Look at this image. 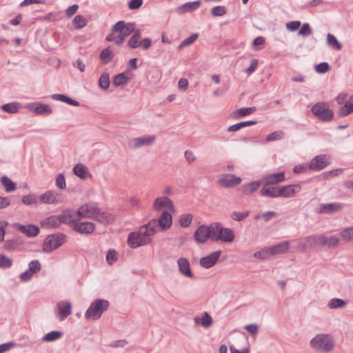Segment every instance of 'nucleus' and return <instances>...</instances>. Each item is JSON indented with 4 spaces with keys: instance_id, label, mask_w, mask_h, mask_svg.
Returning <instances> with one entry per match:
<instances>
[{
    "instance_id": "nucleus-60",
    "label": "nucleus",
    "mask_w": 353,
    "mask_h": 353,
    "mask_svg": "<svg viewBox=\"0 0 353 353\" xmlns=\"http://www.w3.org/2000/svg\"><path fill=\"white\" fill-rule=\"evenodd\" d=\"M56 186L60 190L66 188L65 176L63 174H59L56 178Z\"/></svg>"
},
{
    "instance_id": "nucleus-59",
    "label": "nucleus",
    "mask_w": 353,
    "mask_h": 353,
    "mask_svg": "<svg viewBox=\"0 0 353 353\" xmlns=\"http://www.w3.org/2000/svg\"><path fill=\"white\" fill-rule=\"evenodd\" d=\"M41 265L40 262L38 260H33L30 261L28 264V269L31 271L34 274L38 272L41 270Z\"/></svg>"
},
{
    "instance_id": "nucleus-31",
    "label": "nucleus",
    "mask_w": 353,
    "mask_h": 353,
    "mask_svg": "<svg viewBox=\"0 0 353 353\" xmlns=\"http://www.w3.org/2000/svg\"><path fill=\"white\" fill-rule=\"evenodd\" d=\"M94 219L100 223L106 225L112 223L114 220V217L112 214L107 212H101L99 209V212L96 214Z\"/></svg>"
},
{
    "instance_id": "nucleus-5",
    "label": "nucleus",
    "mask_w": 353,
    "mask_h": 353,
    "mask_svg": "<svg viewBox=\"0 0 353 353\" xmlns=\"http://www.w3.org/2000/svg\"><path fill=\"white\" fill-rule=\"evenodd\" d=\"M66 240V235L58 232L48 235L44 241L43 250L45 252H51L61 246Z\"/></svg>"
},
{
    "instance_id": "nucleus-46",
    "label": "nucleus",
    "mask_w": 353,
    "mask_h": 353,
    "mask_svg": "<svg viewBox=\"0 0 353 353\" xmlns=\"http://www.w3.org/2000/svg\"><path fill=\"white\" fill-rule=\"evenodd\" d=\"M198 34H192L190 37H187L178 46L177 48L178 50H181L184 48L185 47L191 45L193 43L196 39L198 38Z\"/></svg>"
},
{
    "instance_id": "nucleus-58",
    "label": "nucleus",
    "mask_w": 353,
    "mask_h": 353,
    "mask_svg": "<svg viewBox=\"0 0 353 353\" xmlns=\"http://www.w3.org/2000/svg\"><path fill=\"white\" fill-rule=\"evenodd\" d=\"M341 236L343 239L347 241L353 239V227L343 230L341 232Z\"/></svg>"
},
{
    "instance_id": "nucleus-43",
    "label": "nucleus",
    "mask_w": 353,
    "mask_h": 353,
    "mask_svg": "<svg viewBox=\"0 0 353 353\" xmlns=\"http://www.w3.org/2000/svg\"><path fill=\"white\" fill-rule=\"evenodd\" d=\"M62 335L63 334L60 331H51L42 337V341L45 342H52L60 339Z\"/></svg>"
},
{
    "instance_id": "nucleus-19",
    "label": "nucleus",
    "mask_w": 353,
    "mask_h": 353,
    "mask_svg": "<svg viewBox=\"0 0 353 353\" xmlns=\"http://www.w3.org/2000/svg\"><path fill=\"white\" fill-rule=\"evenodd\" d=\"M77 214V212L67 210H64L62 213L58 215L60 223H64L70 226L72 228H73V224H75L77 222L76 216Z\"/></svg>"
},
{
    "instance_id": "nucleus-41",
    "label": "nucleus",
    "mask_w": 353,
    "mask_h": 353,
    "mask_svg": "<svg viewBox=\"0 0 353 353\" xmlns=\"http://www.w3.org/2000/svg\"><path fill=\"white\" fill-rule=\"evenodd\" d=\"M270 256H272L270 247H269V248H263L261 250L256 252L253 254V256L255 259H260V260L267 259Z\"/></svg>"
},
{
    "instance_id": "nucleus-35",
    "label": "nucleus",
    "mask_w": 353,
    "mask_h": 353,
    "mask_svg": "<svg viewBox=\"0 0 353 353\" xmlns=\"http://www.w3.org/2000/svg\"><path fill=\"white\" fill-rule=\"evenodd\" d=\"M141 31L140 29H137L132 36L128 41V46L130 48L134 49L140 46Z\"/></svg>"
},
{
    "instance_id": "nucleus-33",
    "label": "nucleus",
    "mask_w": 353,
    "mask_h": 353,
    "mask_svg": "<svg viewBox=\"0 0 353 353\" xmlns=\"http://www.w3.org/2000/svg\"><path fill=\"white\" fill-rule=\"evenodd\" d=\"M41 226L43 228H57L60 225L59 219L58 216H50L43 219L41 223Z\"/></svg>"
},
{
    "instance_id": "nucleus-29",
    "label": "nucleus",
    "mask_w": 353,
    "mask_h": 353,
    "mask_svg": "<svg viewBox=\"0 0 353 353\" xmlns=\"http://www.w3.org/2000/svg\"><path fill=\"white\" fill-rule=\"evenodd\" d=\"M263 188L260 190L262 196H268L270 198L279 197V188L271 187L269 184L262 183Z\"/></svg>"
},
{
    "instance_id": "nucleus-47",
    "label": "nucleus",
    "mask_w": 353,
    "mask_h": 353,
    "mask_svg": "<svg viewBox=\"0 0 353 353\" xmlns=\"http://www.w3.org/2000/svg\"><path fill=\"white\" fill-rule=\"evenodd\" d=\"M73 24L75 29H80L87 25V20L81 15H77L73 19Z\"/></svg>"
},
{
    "instance_id": "nucleus-18",
    "label": "nucleus",
    "mask_w": 353,
    "mask_h": 353,
    "mask_svg": "<svg viewBox=\"0 0 353 353\" xmlns=\"http://www.w3.org/2000/svg\"><path fill=\"white\" fill-rule=\"evenodd\" d=\"M39 201L42 203L52 204L61 203L62 199L59 193L54 191L48 190L39 196Z\"/></svg>"
},
{
    "instance_id": "nucleus-61",
    "label": "nucleus",
    "mask_w": 353,
    "mask_h": 353,
    "mask_svg": "<svg viewBox=\"0 0 353 353\" xmlns=\"http://www.w3.org/2000/svg\"><path fill=\"white\" fill-rule=\"evenodd\" d=\"M330 70V65L327 62H322L315 65V70L318 73H325Z\"/></svg>"
},
{
    "instance_id": "nucleus-11",
    "label": "nucleus",
    "mask_w": 353,
    "mask_h": 353,
    "mask_svg": "<svg viewBox=\"0 0 353 353\" xmlns=\"http://www.w3.org/2000/svg\"><path fill=\"white\" fill-rule=\"evenodd\" d=\"M150 221L155 222L154 227H152L155 234L158 231L159 228H161L163 230L170 228L172 223V218L168 212L164 211L160 215L159 219H152Z\"/></svg>"
},
{
    "instance_id": "nucleus-25",
    "label": "nucleus",
    "mask_w": 353,
    "mask_h": 353,
    "mask_svg": "<svg viewBox=\"0 0 353 353\" xmlns=\"http://www.w3.org/2000/svg\"><path fill=\"white\" fill-rule=\"evenodd\" d=\"M285 180L283 172L268 174L262 177L261 183L269 185L278 184Z\"/></svg>"
},
{
    "instance_id": "nucleus-4",
    "label": "nucleus",
    "mask_w": 353,
    "mask_h": 353,
    "mask_svg": "<svg viewBox=\"0 0 353 353\" xmlns=\"http://www.w3.org/2000/svg\"><path fill=\"white\" fill-rule=\"evenodd\" d=\"M213 231V241H221L225 243H231L234 239V232L227 228H223L219 222L212 223Z\"/></svg>"
},
{
    "instance_id": "nucleus-23",
    "label": "nucleus",
    "mask_w": 353,
    "mask_h": 353,
    "mask_svg": "<svg viewBox=\"0 0 353 353\" xmlns=\"http://www.w3.org/2000/svg\"><path fill=\"white\" fill-rule=\"evenodd\" d=\"M58 314L61 321L65 319L72 313V304L69 301H60L57 303Z\"/></svg>"
},
{
    "instance_id": "nucleus-36",
    "label": "nucleus",
    "mask_w": 353,
    "mask_h": 353,
    "mask_svg": "<svg viewBox=\"0 0 353 353\" xmlns=\"http://www.w3.org/2000/svg\"><path fill=\"white\" fill-rule=\"evenodd\" d=\"M51 98L54 100L62 101L73 106H79L80 105L79 102L77 101L62 94H54L51 95Z\"/></svg>"
},
{
    "instance_id": "nucleus-30",
    "label": "nucleus",
    "mask_w": 353,
    "mask_h": 353,
    "mask_svg": "<svg viewBox=\"0 0 353 353\" xmlns=\"http://www.w3.org/2000/svg\"><path fill=\"white\" fill-rule=\"evenodd\" d=\"M262 184L261 181H252L245 183L241 186L239 190L244 194L249 195L258 190L259 186Z\"/></svg>"
},
{
    "instance_id": "nucleus-57",
    "label": "nucleus",
    "mask_w": 353,
    "mask_h": 353,
    "mask_svg": "<svg viewBox=\"0 0 353 353\" xmlns=\"http://www.w3.org/2000/svg\"><path fill=\"white\" fill-rule=\"evenodd\" d=\"M226 13V9L224 6H218L211 10V14L214 17H221Z\"/></svg>"
},
{
    "instance_id": "nucleus-63",
    "label": "nucleus",
    "mask_w": 353,
    "mask_h": 353,
    "mask_svg": "<svg viewBox=\"0 0 353 353\" xmlns=\"http://www.w3.org/2000/svg\"><path fill=\"white\" fill-rule=\"evenodd\" d=\"M17 245L18 244L15 240H9L5 242L3 248L6 250L11 251L16 250Z\"/></svg>"
},
{
    "instance_id": "nucleus-54",
    "label": "nucleus",
    "mask_w": 353,
    "mask_h": 353,
    "mask_svg": "<svg viewBox=\"0 0 353 353\" xmlns=\"http://www.w3.org/2000/svg\"><path fill=\"white\" fill-rule=\"evenodd\" d=\"M106 261L109 265L114 264L117 261V253L113 250L110 249L108 250L105 257Z\"/></svg>"
},
{
    "instance_id": "nucleus-37",
    "label": "nucleus",
    "mask_w": 353,
    "mask_h": 353,
    "mask_svg": "<svg viewBox=\"0 0 353 353\" xmlns=\"http://www.w3.org/2000/svg\"><path fill=\"white\" fill-rule=\"evenodd\" d=\"M1 182L7 192L14 191L17 188L16 183L6 176H3L1 178Z\"/></svg>"
},
{
    "instance_id": "nucleus-51",
    "label": "nucleus",
    "mask_w": 353,
    "mask_h": 353,
    "mask_svg": "<svg viewBox=\"0 0 353 353\" xmlns=\"http://www.w3.org/2000/svg\"><path fill=\"white\" fill-rule=\"evenodd\" d=\"M193 216L192 214H182L179 219V223L181 227H188L192 221Z\"/></svg>"
},
{
    "instance_id": "nucleus-34",
    "label": "nucleus",
    "mask_w": 353,
    "mask_h": 353,
    "mask_svg": "<svg viewBox=\"0 0 353 353\" xmlns=\"http://www.w3.org/2000/svg\"><path fill=\"white\" fill-rule=\"evenodd\" d=\"M290 248V242L283 241L270 247L272 255L285 253Z\"/></svg>"
},
{
    "instance_id": "nucleus-21",
    "label": "nucleus",
    "mask_w": 353,
    "mask_h": 353,
    "mask_svg": "<svg viewBox=\"0 0 353 353\" xmlns=\"http://www.w3.org/2000/svg\"><path fill=\"white\" fill-rule=\"evenodd\" d=\"M301 187L299 184H292L279 188V197L290 198L300 192Z\"/></svg>"
},
{
    "instance_id": "nucleus-45",
    "label": "nucleus",
    "mask_w": 353,
    "mask_h": 353,
    "mask_svg": "<svg viewBox=\"0 0 353 353\" xmlns=\"http://www.w3.org/2000/svg\"><path fill=\"white\" fill-rule=\"evenodd\" d=\"M352 112H353V102H346L339 110L341 117H345Z\"/></svg>"
},
{
    "instance_id": "nucleus-14",
    "label": "nucleus",
    "mask_w": 353,
    "mask_h": 353,
    "mask_svg": "<svg viewBox=\"0 0 353 353\" xmlns=\"http://www.w3.org/2000/svg\"><path fill=\"white\" fill-rule=\"evenodd\" d=\"M343 206L344 205L341 203H321L317 206L316 212L319 214H332L341 211Z\"/></svg>"
},
{
    "instance_id": "nucleus-20",
    "label": "nucleus",
    "mask_w": 353,
    "mask_h": 353,
    "mask_svg": "<svg viewBox=\"0 0 353 353\" xmlns=\"http://www.w3.org/2000/svg\"><path fill=\"white\" fill-rule=\"evenodd\" d=\"M221 254V250L212 252L200 259V265L204 268H210L215 265Z\"/></svg>"
},
{
    "instance_id": "nucleus-3",
    "label": "nucleus",
    "mask_w": 353,
    "mask_h": 353,
    "mask_svg": "<svg viewBox=\"0 0 353 353\" xmlns=\"http://www.w3.org/2000/svg\"><path fill=\"white\" fill-rule=\"evenodd\" d=\"M110 303L105 299H96L92 301L85 313V318L89 321H96L108 309Z\"/></svg>"
},
{
    "instance_id": "nucleus-50",
    "label": "nucleus",
    "mask_w": 353,
    "mask_h": 353,
    "mask_svg": "<svg viewBox=\"0 0 353 353\" xmlns=\"http://www.w3.org/2000/svg\"><path fill=\"white\" fill-rule=\"evenodd\" d=\"M128 77L124 73H120L114 77L113 84L114 86L118 87L126 84Z\"/></svg>"
},
{
    "instance_id": "nucleus-56",
    "label": "nucleus",
    "mask_w": 353,
    "mask_h": 353,
    "mask_svg": "<svg viewBox=\"0 0 353 353\" xmlns=\"http://www.w3.org/2000/svg\"><path fill=\"white\" fill-rule=\"evenodd\" d=\"M284 135V132L281 130L275 131L274 132H272L270 134L267 138V141H277L282 139V137Z\"/></svg>"
},
{
    "instance_id": "nucleus-42",
    "label": "nucleus",
    "mask_w": 353,
    "mask_h": 353,
    "mask_svg": "<svg viewBox=\"0 0 353 353\" xmlns=\"http://www.w3.org/2000/svg\"><path fill=\"white\" fill-rule=\"evenodd\" d=\"M21 107V105L19 103L12 102L3 105L1 109L8 113L14 114L17 112Z\"/></svg>"
},
{
    "instance_id": "nucleus-8",
    "label": "nucleus",
    "mask_w": 353,
    "mask_h": 353,
    "mask_svg": "<svg viewBox=\"0 0 353 353\" xmlns=\"http://www.w3.org/2000/svg\"><path fill=\"white\" fill-rule=\"evenodd\" d=\"M156 139V136L153 134H145L136 137L130 140L129 147L132 149H138L143 147L151 146L155 143Z\"/></svg>"
},
{
    "instance_id": "nucleus-28",
    "label": "nucleus",
    "mask_w": 353,
    "mask_h": 353,
    "mask_svg": "<svg viewBox=\"0 0 353 353\" xmlns=\"http://www.w3.org/2000/svg\"><path fill=\"white\" fill-rule=\"evenodd\" d=\"M194 322L196 325H201L205 328L210 327L213 323L212 316L208 312H203L200 316H196L194 319Z\"/></svg>"
},
{
    "instance_id": "nucleus-64",
    "label": "nucleus",
    "mask_w": 353,
    "mask_h": 353,
    "mask_svg": "<svg viewBox=\"0 0 353 353\" xmlns=\"http://www.w3.org/2000/svg\"><path fill=\"white\" fill-rule=\"evenodd\" d=\"M301 26L299 21H292L286 23V28L292 32L296 31Z\"/></svg>"
},
{
    "instance_id": "nucleus-6",
    "label": "nucleus",
    "mask_w": 353,
    "mask_h": 353,
    "mask_svg": "<svg viewBox=\"0 0 353 353\" xmlns=\"http://www.w3.org/2000/svg\"><path fill=\"white\" fill-rule=\"evenodd\" d=\"M311 112L320 121L323 122L330 121L334 116L333 112L328 108L325 102H318L311 108Z\"/></svg>"
},
{
    "instance_id": "nucleus-22",
    "label": "nucleus",
    "mask_w": 353,
    "mask_h": 353,
    "mask_svg": "<svg viewBox=\"0 0 353 353\" xmlns=\"http://www.w3.org/2000/svg\"><path fill=\"white\" fill-rule=\"evenodd\" d=\"M179 272L188 278H193L194 274L190 269L189 261L186 258H179L177 261Z\"/></svg>"
},
{
    "instance_id": "nucleus-17",
    "label": "nucleus",
    "mask_w": 353,
    "mask_h": 353,
    "mask_svg": "<svg viewBox=\"0 0 353 353\" xmlns=\"http://www.w3.org/2000/svg\"><path fill=\"white\" fill-rule=\"evenodd\" d=\"M72 229L79 234H90L94 231L95 224L89 221H77L75 224H73Z\"/></svg>"
},
{
    "instance_id": "nucleus-53",
    "label": "nucleus",
    "mask_w": 353,
    "mask_h": 353,
    "mask_svg": "<svg viewBox=\"0 0 353 353\" xmlns=\"http://www.w3.org/2000/svg\"><path fill=\"white\" fill-rule=\"evenodd\" d=\"M12 265V260L4 254H0V268L6 269Z\"/></svg>"
},
{
    "instance_id": "nucleus-38",
    "label": "nucleus",
    "mask_w": 353,
    "mask_h": 353,
    "mask_svg": "<svg viewBox=\"0 0 353 353\" xmlns=\"http://www.w3.org/2000/svg\"><path fill=\"white\" fill-rule=\"evenodd\" d=\"M347 305V301L339 298L331 299L327 303V306L330 309L344 308Z\"/></svg>"
},
{
    "instance_id": "nucleus-52",
    "label": "nucleus",
    "mask_w": 353,
    "mask_h": 353,
    "mask_svg": "<svg viewBox=\"0 0 353 353\" xmlns=\"http://www.w3.org/2000/svg\"><path fill=\"white\" fill-rule=\"evenodd\" d=\"M306 239V242L307 243L308 247H315L318 245H321L320 244V236L316 235H310L305 237Z\"/></svg>"
},
{
    "instance_id": "nucleus-16",
    "label": "nucleus",
    "mask_w": 353,
    "mask_h": 353,
    "mask_svg": "<svg viewBox=\"0 0 353 353\" xmlns=\"http://www.w3.org/2000/svg\"><path fill=\"white\" fill-rule=\"evenodd\" d=\"M26 108L36 114H49L52 112L50 105L38 102L28 103Z\"/></svg>"
},
{
    "instance_id": "nucleus-10",
    "label": "nucleus",
    "mask_w": 353,
    "mask_h": 353,
    "mask_svg": "<svg viewBox=\"0 0 353 353\" xmlns=\"http://www.w3.org/2000/svg\"><path fill=\"white\" fill-rule=\"evenodd\" d=\"M136 30L134 23H125L124 21H118L112 28V32H119L125 39L129 34H133Z\"/></svg>"
},
{
    "instance_id": "nucleus-12",
    "label": "nucleus",
    "mask_w": 353,
    "mask_h": 353,
    "mask_svg": "<svg viewBox=\"0 0 353 353\" xmlns=\"http://www.w3.org/2000/svg\"><path fill=\"white\" fill-rule=\"evenodd\" d=\"M152 208L155 211L158 212L162 210H169L172 212L175 211L173 202L167 196L156 198L153 202Z\"/></svg>"
},
{
    "instance_id": "nucleus-44",
    "label": "nucleus",
    "mask_w": 353,
    "mask_h": 353,
    "mask_svg": "<svg viewBox=\"0 0 353 353\" xmlns=\"http://www.w3.org/2000/svg\"><path fill=\"white\" fill-rule=\"evenodd\" d=\"M110 74L108 72H103L99 78V85L101 89L107 90L110 86Z\"/></svg>"
},
{
    "instance_id": "nucleus-7",
    "label": "nucleus",
    "mask_w": 353,
    "mask_h": 353,
    "mask_svg": "<svg viewBox=\"0 0 353 353\" xmlns=\"http://www.w3.org/2000/svg\"><path fill=\"white\" fill-rule=\"evenodd\" d=\"M99 212V208L97 203L90 202L80 206L77 211L79 218L93 219Z\"/></svg>"
},
{
    "instance_id": "nucleus-55",
    "label": "nucleus",
    "mask_w": 353,
    "mask_h": 353,
    "mask_svg": "<svg viewBox=\"0 0 353 353\" xmlns=\"http://www.w3.org/2000/svg\"><path fill=\"white\" fill-rule=\"evenodd\" d=\"M299 35L305 37L309 36L312 34V30L310 26V24L307 23H303L301 28L299 30Z\"/></svg>"
},
{
    "instance_id": "nucleus-15",
    "label": "nucleus",
    "mask_w": 353,
    "mask_h": 353,
    "mask_svg": "<svg viewBox=\"0 0 353 353\" xmlns=\"http://www.w3.org/2000/svg\"><path fill=\"white\" fill-rule=\"evenodd\" d=\"M330 163V157L325 154L318 155L315 157L310 163L309 168L310 170L319 171Z\"/></svg>"
},
{
    "instance_id": "nucleus-27",
    "label": "nucleus",
    "mask_w": 353,
    "mask_h": 353,
    "mask_svg": "<svg viewBox=\"0 0 353 353\" xmlns=\"http://www.w3.org/2000/svg\"><path fill=\"white\" fill-rule=\"evenodd\" d=\"M72 171L76 176L81 179H86L91 177V174L90 173L88 167L83 163H79L76 164L74 166Z\"/></svg>"
},
{
    "instance_id": "nucleus-2",
    "label": "nucleus",
    "mask_w": 353,
    "mask_h": 353,
    "mask_svg": "<svg viewBox=\"0 0 353 353\" xmlns=\"http://www.w3.org/2000/svg\"><path fill=\"white\" fill-rule=\"evenodd\" d=\"M310 346L317 352L327 353L333 349L334 341L328 334H319L311 339Z\"/></svg>"
},
{
    "instance_id": "nucleus-48",
    "label": "nucleus",
    "mask_w": 353,
    "mask_h": 353,
    "mask_svg": "<svg viewBox=\"0 0 353 353\" xmlns=\"http://www.w3.org/2000/svg\"><path fill=\"white\" fill-rule=\"evenodd\" d=\"M256 110L255 107L243 108L237 110L235 112V116L236 117H243L249 115Z\"/></svg>"
},
{
    "instance_id": "nucleus-24",
    "label": "nucleus",
    "mask_w": 353,
    "mask_h": 353,
    "mask_svg": "<svg viewBox=\"0 0 353 353\" xmlns=\"http://www.w3.org/2000/svg\"><path fill=\"white\" fill-rule=\"evenodd\" d=\"M200 6L201 1L199 0L191 1L181 5L176 8V11L178 12L179 14H183L185 13L192 12L198 10Z\"/></svg>"
},
{
    "instance_id": "nucleus-49",
    "label": "nucleus",
    "mask_w": 353,
    "mask_h": 353,
    "mask_svg": "<svg viewBox=\"0 0 353 353\" xmlns=\"http://www.w3.org/2000/svg\"><path fill=\"white\" fill-rule=\"evenodd\" d=\"M100 57L103 63H107L113 59L114 54L109 48H106L101 52Z\"/></svg>"
},
{
    "instance_id": "nucleus-62",
    "label": "nucleus",
    "mask_w": 353,
    "mask_h": 353,
    "mask_svg": "<svg viewBox=\"0 0 353 353\" xmlns=\"http://www.w3.org/2000/svg\"><path fill=\"white\" fill-rule=\"evenodd\" d=\"M22 202L26 205H32L37 203V200L34 194H28L23 196Z\"/></svg>"
},
{
    "instance_id": "nucleus-13",
    "label": "nucleus",
    "mask_w": 353,
    "mask_h": 353,
    "mask_svg": "<svg viewBox=\"0 0 353 353\" xmlns=\"http://www.w3.org/2000/svg\"><path fill=\"white\" fill-rule=\"evenodd\" d=\"M241 183V179L232 174H225L219 176L218 183L223 188H234Z\"/></svg>"
},
{
    "instance_id": "nucleus-1",
    "label": "nucleus",
    "mask_w": 353,
    "mask_h": 353,
    "mask_svg": "<svg viewBox=\"0 0 353 353\" xmlns=\"http://www.w3.org/2000/svg\"><path fill=\"white\" fill-rule=\"evenodd\" d=\"M154 221L140 228L139 232H130L128 235V244L131 248H137L140 246L149 244L152 241L151 236L154 234Z\"/></svg>"
},
{
    "instance_id": "nucleus-9",
    "label": "nucleus",
    "mask_w": 353,
    "mask_h": 353,
    "mask_svg": "<svg viewBox=\"0 0 353 353\" xmlns=\"http://www.w3.org/2000/svg\"><path fill=\"white\" fill-rule=\"evenodd\" d=\"M212 228V223L207 226L202 225L199 226L195 231L194 238L195 241L198 243H204L207 242L208 239L213 241V231Z\"/></svg>"
},
{
    "instance_id": "nucleus-32",
    "label": "nucleus",
    "mask_w": 353,
    "mask_h": 353,
    "mask_svg": "<svg viewBox=\"0 0 353 353\" xmlns=\"http://www.w3.org/2000/svg\"><path fill=\"white\" fill-rule=\"evenodd\" d=\"M320 244L321 246H327L329 248H334L339 243V239L336 236H331L330 238L325 235H321Z\"/></svg>"
},
{
    "instance_id": "nucleus-39",
    "label": "nucleus",
    "mask_w": 353,
    "mask_h": 353,
    "mask_svg": "<svg viewBox=\"0 0 353 353\" xmlns=\"http://www.w3.org/2000/svg\"><path fill=\"white\" fill-rule=\"evenodd\" d=\"M256 123H257V121H246L239 122V123H237L230 125L228 128V132H236L243 128L255 125V124H256Z\"/></svg>"
},
{
    "instance_id": "nucleus-26",
    "label": "nucleus",
    "mask_w": 353,
    "mask_h": 353,
    "mask_svg": "<svg viewBox=\"0 0 353 353\" xmlns=\"http://www.w3.org/2000/svg\"><path fill=\"white\" fill-rule=\"evenodd\" d=\"M15 227L19 232L30 237L36 236L39 233V228L31 224L26 225L17 224Z\"/></svg>"
},
{
    "instance_id": "nucleus-40",
    "label": "nucleus",
    "mask_w": 353,
    "mask_h": 353,
    "mask_svg": "<svg viewBox=\"0 0 353 353\" xmlns=\"http://www.w3.org/2000/svg\"><path fill=\"white\" fill-rule=\"evenodd\" d=\"M327 44L336 50H340L342 48V45L337 40L336 37L331 33L327 34Z\"/></svg>"
}]
</instances>
